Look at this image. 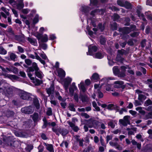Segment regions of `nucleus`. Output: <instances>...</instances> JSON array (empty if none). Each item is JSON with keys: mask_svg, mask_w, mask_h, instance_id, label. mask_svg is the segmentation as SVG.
<instances>
[{"mask_svg": "<svg viewBox=\"0 0 152 152\" xmlns=\"http://www.w3.org/2000/svg\"><path fill=\"white\" fill-rule=\"evenodd\" d=\"M0 93L6 95H10L12 94L13 90L7 84H4L2 87H0Z\"/></svg>", "mask_w": 152, "mask_h": 152, "instance_id": "nucleus-1", "label": "nucleus"}, {"mask_svg": "<svg viewBox=\"0 0 152 152\" xmlns=\"http://www.w3.org/2000/svg\"><path fill=\"white\" fill-rule=\"evenodd\" d=\"M119 31L120 32H121V35H123L122 38L124 40L126 39L129 37V35L127 34L131 32L130 28L127 27H125L123 28H120Z\"/></svg>", "mask_w": 152, "mask_h": 152, "instance_id": "nucleus-2", "label": "nucleus"}, {"mask_svg": "<svg viewBox=\"0 0 152 152\" xmlns=\"http://www.w3.org/2000/svg\"><path fill=\"white\" fill-rule=\"evenodd\" d=\"M52 130L58 135H59L60 133L63 136H64L68 133V131L65 129H61L60 128H56L53 127L52 128Z\"/></svg>", "mask_w": 152, "mask_h": 152, "instance_id": "nucleus-3", "label": "nucleus"}, {"mask_svg": "<svg viewBox=\"0 0 152 152\" xmlns=\"http://www.w3.org/2000/svg\"><path fill=\"white\" fill-rule=\"evenodd\" d=\"M4 143L6 146H12L14 141L13 137L12 136L5 137L3 139Z\"/></svg>", "mask_w": 152, "mask_h": 152, "instance_id": "nucleus-4", "label": "nucleus"}, {"mask_svg": "<svg viewBox=\"0 0 152 152\" xmlns=\"http://www.w3.org/2000/svg\"><path fill=\"white\" fill-rule=\"evenodd\" d=\"M130 116L128 115H126L124 117L123 119H120L119 120V122L120 124L124 126H126L127 124H129L130 122L129 119Z\"/></svg>", "mask_w": 152, "mask_h": 152, "instance_id": "nucleus-5", "label": "nucleus"}, {"mask_svg": "<svg viewBox=\"0 0 152 152\" xmlns=\"http://www.w3.org/2000/svg\"><path fill=\"white\" fill-rule=\"evenodd\" d=\"M34 110V107L31 106L23 107L21 109V111L22 113L27 114L32 113L33 112Z\"/></svg>", "mask_w": 152, "mask_h": 152, "instance_id": "nucleus-6", "label": "nucleus"}, {"mask_svg": "<svg viewBox=\"0 0 152 152\" xmlns=\"http://www.w3.org/2000/svg\"><path fill=\"white\" fill-rule=\"evenodd\" d=\"M20 98L23 99L28 100L30 98L29 94L23 91H21L19 93Z\"/></svg>", "mask_w": 152, "mask_h": 152, "instance_id": "nucleus-7", "label": "nucleus"}, {"mask_svg": "<svg viewBox=\"0 0 152 152\" xmlns=\"http://www.w3.org/2000/svg\"><path fill=\"white\" fill-rule=\"evenodd\" d=\"M126 143L128 144H130L131 143V142L128 139H126ZM131 143L133 145H136L137 149L140 150L141 148V145L140 143H138L134 140H132L131 141Z\"/></svg>", "mask_w": 152, "mask_h": 152, "instance_id": "nucleus-8", "label": "nucleus"}, {"mask_svg": "<svg viewBox=\"0 0 152 152\" xmlns=\"http://www.w3.org/2000/svg\"><path fill=\"white\" fill-rule=\"evenodd\" d=\"M124 82L121 80H117L114 83V87L115 88H122L124 89L125 88V86L124 85Z\"/></svg>", "mask_w": 152, "mask_h": 152, "instance_id": "nucleus-9", "label": "nucleus"}, {"mask_svg": "<svg viewBox=\"0 0 152 152\" xmlns=\"http://www.w3.org/2000/svg\"><path fill=\"white\" fill-rule=\"evenodd\" d=\"M72 81V78L69 77H67L65 79L63 86L66 92L68 91L69 86L71 83Z\"/></svg>", "mask_w": 152, "mask_h": 152, "instance_id": "nucleus-10", "label": "nucleus"}, {"mask_svg": "<svg viewBox=\"0 0 152 152\" xmlns=\"http://www.w3.org/2000/svg\"><path fill=\"white\" fill-rule=\"evenodd\" d=\"M105 12V10L104 9H101L100 10L99 9H97L94 10L92 11L90 15L93 16H94L95 15L99 13L100 14L103 15Z\"/></svg>", "mask_w": 152, "mask_h": 152, "instance_id": "nucleus-11", "label": "nucleus"}, {"mask_svg": "<svg viewBox=\"0 0 152 152\" xmlns=\"http://www.w3.org/2000/svg\"><path fill=\"white\" fill-rule=\"evenodd\" d=\"M97 48L94 46L91 47V45L88 46V51L87 53V55H93V52H95L97 50Z\"/></svg>", "mask_w": 152, "mask_h": 152, "instance_id": "nucleus-12", "label": "nucleus"}, {"mask_svg": "<svg viewBox=\"0 0 152 152\" xmlns=\"http://www.w3.org/2000/svg\"><path fill=\"white\" fill-rule=\"evenodd\" d=\"M135 92L138 94V99L140 101L144 100L146 99V96L143 94H142V91L139 90H137L135 91Z\"/></svg>", "mask_w": 152, "mask_h": 152, "instance_id": "nucleus-13", "label": "nucleus"}, {"mask_svg": "<svg viewBox=\"0 0 152 152\" xmlns=\"http://www.w3.org/2000/svg\"><path fill=\"white\" fill-rule=\"evenodd\" d=\"M77 88L75 86V83H72V86L69 89L70 94L71 96H73L75 90H77Z\"/></svg>", "mask_w": 152, "mask_h": 152, "instance_id": "nucleus-14", "label": "nucleus"}, {"mask_svg": "<svg viewBox=\"0 0 152 152\" xmlns=\"http://www.w3.org/2000/svg\"><path fill=\"white\" fill-rule=\"evenodd\" d=\"M91 10L90 7L86 6H82L80 9V10L86 15H87Z\"/></svg>", "mask_w": 152, "mask_h": 152, "instance_id": "nucleus-15", "label": "nucleus"}, {"mask_svg": "<svg viewBox=\"0 0 152 152\" xmlns=\"http://www.w3.org/2000/svg\"><path fill=\"white\" fill-rule=\"evenodd\" d=\"M44 145L46 146V149L50 152H54L53 145L52 144L44 143Z\"/></svg>", "mask_w": 152, "mask_h": 152, "instance_id": "nucleus-16", "label": "nucleus"}, {"mask_svg": "<svg viewBox=\"0 0 152 152\" xmlns=\"http://www.w3.org/2000/svg\"><path fill=\"white\" fill-rule=\"evenodd\" d=\"M54 89V85L52 83L50 87L46 89L47 92L49 95V96H50L51 94L53 93Z\"/></svg>", "mask_w": 152, "mask_h": 152, "instance_id": "nucleus-17", "label": "nucleus"}, {"mask_svg": "<svg viewBox=\"0 0 152 152\" xmlns=\"http://www.w3.org/2000/svg\"><path fill=\"white\" fill-rule=\"evenodd\" d=\"M3 75L5 77H7L11 80H17L18 77L15 75H12L7 73L3 74Z\"/></svg>", "mask_w": 152, "mask_h": 152, "instance_id": "nucleus-18", "label": "nucleus"}, {"mask_svg": "<svg viewBox=\"0 0 152 152\" xmlns=\"http://www.w3.org/2000/svg\"><path fill=\"white\" fill-rule=\"evenodd\" d=\"M137 128H132L131 129L127 128L126 130L128 131V135H134V133L133 131L136 132Z\"/></svg>", "mask_w": 152, "mask_h": 152, "instance_id": "nucleus-19", "label": "nucleus"}, {"mask_svg": "<svg viewBox=\"0 0 152 152\" xmlns=\"http://www.w3.org/2000/svg\"><path fill=\"white\" fill-rule=\"evenodd\" d=\"M80 98L81 99L82 102H87L88 100V97L86 95L80 94Z\"/></svg>", "mask_w": 152, "mask_h": 152, "instance_id": "nucleus-20", "label": "nucleus"}, {"mask_svg": "<svg viewBox=\"0 0 152 152\" xmlns=\"http://www.w3.org/2000/svg\"><path fill=\"white\" fill-rule=\"evenodd\" d=\"M35 73L36 76L39 78H42L43 76V74L39 69V70L35 71Z\"/></svg>", "mask_w": 152, "mask_h": 152, "instance_id": "nucleus-21", "label": "nucleus"}, {"mask_svg": "<svg viewBox=\"0 0 152 152\" xmlns=\"http://www.w3.org/2000/svg\"><path fill=\"white\" fill-rule=\"evenodd\" d=\"M58 75L61 77H64L65 75V71L61 69H60L58 71Z\"/></svg>", "mask_w": 152, "mask_h": 152, "instance_id": "nucleus-22", "label": "nucleus"}, {"mask_svg": "<svg viewBox=\"0 0 152 152\" xmlns=\"http://www.w3.org/2000/svg\"><path fill=\"white\" fill-rule=\"evenodd\" d=\"M32 119L34 122L38 121L39 120L38 114L37 113H34L32 115Z\"/></svg>", "mask_w": 152, "mask_h": 152, "instance_id": "nucleus-23", "label": "nucleus"}, {"mask_svg": "<svg viewBox=\"0 0 152 152\" xmlns=\"http://www.w3.org/2000/svg\"><path fill=\"white\" fill-rule=\"evenodd\" d=\"M27 39L29 42L32 45H36L37 44V40L28 37Z\"/></svg>", "mask_w": 152, "mask_h": 152, "instance_id": "nucleus-24", "label": "nucleus"}, {"mask_svg": "<svg viewBox=\"0 0 152 152\" xmlns=\"http://www.w3.org/2000/svg\"><path fill=\"white\" fill-rule=\"evenodd\" d=\"M42 120L43 121V125L42 126V128H46L48 126L50 125V123L48 122L45 118H43Z\"/></svg>", "mask_w": 152, "mask_h": 152, "instance_id": "nucleus-25", "label": "nucleus"}, {"mask_svg": "<svg viewBox=\"0 0 152 152\" xmlns=\"http://www.w3.org/2000/svg\"><path fill=\"white\" fill-rule=\"evenodd\" d=\"M99 75L97 73H95L92 75L91 79L92 80L97 81L99 79Z\"/></svg>", "mask_w": 152, "mask_h": 152, "instance_id": "nucleus-26", "label": "nucleus"}, {"mask_svg": "<svg viewBox=\"0 0 152 152\" xmlns=\"http://www.w3.org/2000/svg\"><path fill=\"white\" fill-rule=\"evenodd\" d=\"M78 87L79 89L83 92H84L86 91V88L83 82H81L80 84L78 85Z\"/></svg>", "mask_w": 152, "mask_h": 152, "instance_id": "nucleus-27", "label": "nucleus"}, {"mask_svg": "<svg viewBox=\"0 0 152 152\" xmlns=\"http://www.w3.org/2000/svg\"><path fill=\"white\" fill-rule=\"evenodd\" d=\"M34 54L35 55L36 58L39 60L42 64L44 65L45 63V61L41 58L38 55L37 53L35 52Z\"/></svg>", "mask_w": 152, "mask_h": 152, "instance_id": "nucleus-28", "label": "nucleus"}, {"mask_svg": "<svg viewBox=\"0 0 152 152\" xmlns=\"http://www.w3.org/2000/svg\"><path fill=\"white\" fill-rule=\"evenodd\" d=\"M18 9L20 10L22 9L24 7V4L23 1H19V3L17 4Z\"/></svg>", "mask_w": 152, "mask_h": 152, "instance_id": "nucleus-29", "label": "nucleus"}, {"mask_svg": "<svg viewBox=\"0 0 152 152\" xmlns=\"http://www.w3.org/2000/svg\"><path fill=\"white\" fill-rule=\"evenodd\" d=\"M89 20H91V25L93 26L94 27H96V22L97 21L96 19L94 18H91L90 19H89Z\"/></svg>", "mask_w": 152, "mask_h": 152, "instance_id": "nucleus-30", "label": "nucleus"}, {"mask_svg": "<svg viewBox=\"0 0 152 152\" xmlns=\"http://www.w3.org/2000/svg\"><path fill=\"white\" fill-rule=\"evenodd\" d=\"M113 71L114 74L115 75H118L119 72V70L117 66H114L113 69Z\"/></svg>", "mask_w": 152, "mask_h": 152, "instance_id": "nucleus-31", "label": "nucleus"}, {"mask_svg": "<svg viewBox=\"0 0 152 152\" xmlns=\"http://www.w3.org/2000/svg\"><path fill=\"white\" fill-rule=\"evenodd\" d=\"M124 7L127 9H131L132 8L131 4L126 1Z\"/></svg>", "mask_w": 152, "mask_h": 152, "instance_id": "nucleus-32", "label": "nucleus"}, {"mask_svg": "<svg viewBox=\"0 0 152 152\" xmlns=\"http://www.w3.org/2000/svg\"><path fill=\"white\" fill-rule=\"evenodd\" d=\"M10 60L15 61V59L17 58V56L13 53H11L10 54Z\"/></svg>", "mask_w": 152, "mask_h": 152, "instance_id": "nucleus-33", "label": "nucleus"}, {"mask_svg": "<svg viewBox=\"0 0 152 152\" xmlns=\"http://www.w3.org/2000/svg\"><path fill=\"white\" fill-rule=\"evenodd\" d=\"M136 110L137 111H138L139 113L142 115H144L145 113V111L142 110V107H139L136 108Z\"/></svg>", "mask_w": 152, "mask_h": 152, "instance_id": "nucleus-34", "label": "nucleus"}, {"mask_svg": "<svg viewBox=\"0 0 152 152\" xmlns=\"http://www.w3.org/2000/svg\"><path fill=\"white\" fill-rule=\"evenodd\" d=\"M124 59L121 57L120 54H117L116 58V60L121 62H122L124 61Z\"/></svg>", "mask_w": 152, "mask_h": 152, "instance_id": "nucleus-35", "label": "nucleus"}, {"mask_svg": "<svg viewBox=\"0 0 152 152\" xmlns=\"http://www.w3.org/2000/svg\"><path fill=\"white\" fill-rule=\"evenodd\" d=\"M137 13L138 17H140V19H142L144 21L146 20V19L144 17L143 14L141 13L139 11H137Z\"/></svg>", "mask_w": 152, "mask_h": 152, "instance_id": "nucleus-36", "label": "nucleus"}, {"mask_svg": "<svg viewBox=\"0 0 152 152\" xmlns=\"http://www.w3.org/2000/svg\"><path fill=\"white\" fill-rule=\"evenodd\" d=\"M125 1H126L124 0H118L117 1V3L118 5L120 6L124 7Z\"/></svg>", "mask_w": 152, "mask_h": 152, "instance_id": "nucleus-37", "label": "nucleus"}, {"mask_svg": "<svg viewBox=\"0 0 152 152\" xmlns=\"http://www.w3.org/2000/svg\"><path fill=\"white\" fill-rule=\"evenodd\" d=\"M48 40V36L45 34L43 36H42L41 38V41L43 42H47Z\"/></svg>", "mask_w": 152, "mask_h": 152, "instance_id": "nucleus-38", "label": "nucleus"}, {"mask_svg": "<svg viewBox=\"0 0 152 152\" xmlns=\"http://www.w3.org/2000/svg\"><path fill=\"white\" fill-rule=\"evenodd\" d=\"M100 42L101 44L104 45L106 42V39L102 36H101L100 38Z\"/></svg>", "mask_w": 152, "mask_h": 152, "instance_id": "nucleus-39", "label": "nucleus"}, {"mask_svg": "<svg viewBox=\"0 0 152 152\" xmlns=\"http://www.w3.org/2000/svg\"><path fill=\"white\" fill-rule=\"evenodd\" d=\"M117 106L113 104H109L107 106V108L109 110H112L115 108Z\"/></svg>", "mask_w": 152, "mask_h": 152, "instance_id": "nucleus-40", "label": "nucleus"}, {"mask_svg": "<svg viewBox=\"0 0 152 152\" xmlns=\"http://www.w3.org/2000/svg\"><path fill=\"white\" fill-rule=\"evenodd\" d=\"M103 56L102 54L99 52L96 53L94 56V57L96 58H102L103 57Z\"/></svg>", "mask_w": 152, "mask_h": 152, "instance_id": "nucleus-41", "label": "nucleus"}, {"mask_svg": "<svg viewBox=\"0 0 152 152\" xmlns=\"http://www.w3.org/2000/svg\"><path fill=\"white\" fill-rule=\"evenodd\" d=\"M32 67L35 69V71L39 70V68L38 67L37 64L34 62L32 64Z\"/></svg>", "mask_w": 152, "mask_h": 152, "instance_id": "nucleus-42", "label": "nucleus"}, {"mask_svg": "<svg viewBox=\"0 0 152 152\" xmlns=\"http://www.w3.org/2000/svg\"><path fill=\"white\" fill-rule=\"evenodd\" d=\"M7 53V51L4 48L2 47H0V54L3 55H5Z\"/></svg>", "mask_w": 152, "mask_h": 152, "instance_id": "nucleus-43", "label": "nucleus"}, {"mask_svg": "<svg viewBox=\"0 0 152 152\" xmlns=\"http://www.w3.org/2000/svg\"><path fill=\"white\" fill-rule=\"evenodd\" d=\"M145 14L148 19L152 20V15L150 13V12H146Z\"/></svg>", "mask_w": 152, "mask_h": 152, "instance_id": "nucleus-44", "label": "nucleus"}, {"mask_svg": "<svg viewBox=\"0 0 152 152\" xmlns=\"http://www.w3.org/2000/svg\"><path fill=\"white\" fill-rule=\"evenodd\" d=\"M144 118L146 120L149 118H152V113H149L145 115Z\"/></svg>", "mask_w": 152, "mask_h": 152, "instance_id": "nucleus-45", "label": "nucleus"}, {"mask_svg": "<svg viewBox=\"0 0 152 152\" xmlns=\"http://www.w3.org/2000/svg\"><path fill=\"white\" fill-rule=\"evenodd\" d=\"M111 29L113 30H116L117 29V23L115 22L113 23L112 24H111Z\"/></svg>", "mask_w": 152, "mask_h": 152, "instance_id": "nucleus-46", "label": "nucleus"}, {"mask_svg": "<svg viewBox=\"0 0 152 152\" xmlns=\"http://www.w3.org/2000/svg\"><path fill=\"white\" fill-rule=\"evenodd\" d=\"M74 105L72 104H69V110L72 111H75V109L74 107Z\"/></svg>", "mask_w": 152, "mask_h": 152, "instance_id": "nucleus-47", "label": "nucleus"}, {"mask_svg": "<svg viewBox=\"0 0 152 152\" xmlns=\"http://www.w3.org/2000/svg\"><path fill=\"white\" fill-rule=\"evenodd\" d=\"M93 125H88V127L89 128H91L92 127H94L95 128H96L97 127L98 122L96 121H94L92 122Z\"/></svg>", "mask_w": 152, "mask_h": 152, "instance_id": "nucleus-48", "label": "nucleus"}, {"mask_svg": "<svg viewBox=\"0 0 152 152\" xmlns=\"http://www.w3.org/2000/svg\"><path fill=\"white\" fill-rule=\"evenodd\" d=\"M7 31L10 35L13 36L14 35V33L12 28L11 27H8L7 29Z\"/></svg>", "mask_w": 152, "mask_h": 152, "instance_id": "nucleus-49", "label": "nucleus"}, {"mask_svg": "<svg viewBox=\"0 0 152 152\" xmlns=\"http://www.w3.org/2000/svg\"><path fill=\"white\" fill-rule=\"evenodd\" d=\"M113 20L115 21H117L120 18V16L117 14H114L113 16Z\"/></svg>", "mask_w": 152, "mask_h": 152, "instance_id": "nucleus-50", "label": "nucleus"}, {"mask_svg": "<svg viewBox=\"0 0 152 152\" xmlns=\"http://www.w3.org/2000/svg\"><path fill=\"white\" fill-rule=\"evenodd\" d=\"M64 145H65L66 148H67L68 145V144L67 142L66 141H63L62 143L60 144V146L61 147H63Z\"/></svg>", "mask_w": 152, "mask_h": 152, "instance_id": "nucleus-51", "label": "nucleus"}, {"mask_svg": "<svg viewBox=\"0 0 152 152\" xmlns=\"http://www.w3.org/2000/svg\"><path fill=\"white\" fill-rule=\"evenodd\" d=\"M39 21V16L37 15L34 18L33 20V23L34 24H36Z\"/></svg>", "mask_w": 152, "mask_h": 152, "instance_id": "nucleus-52", "label": "nucleus"}, {"mask_svg": "<svg viewBox=\"0 0 152 152\" xmlns=\"http://www.w3.org/2000/svg\"><path fill=\"white\" fill-rule=\"evenodd\" d=\"M145 106H148L149 105L152 104V102L151 100L148 99L145 102Z\"/></svg>", "mask_w": 152, "mask_h": 152, "instance_id": "nucleus-53", "label": "nucleus"}, {"mask_svg": "<svg viewBox=\"0 0 152 152\" xmlns=\"http://www.w3.org/2000/svg\"><path fill=\"white\" fill-rule=\"evenodd\" d=\"M25 63L28 66L31 65L32 63V61L29 59H26L25 60Z\"/></svg>", "mask_w": 152, "mask_h": 152, "instance_id": "nucleus-54", "label": "nucleus"}, {"mask_svg": "<svg viewBox=\"0 0 152 152\" xmlns=\"http://www.w3.org/2000/svg\"><path fill=\"white\" fill-rule=\"evenodd\" d=\"M39 54L40 56L44 59H47V56L43 52L42 53H39Z\"/></svg>", "mask_w": 152, "mask_h": 152, "instance_id": "nucleus-55", "label": "nucleus"}, {"mask_svg": "<svg viewBox=\"0 0 152 152\" xmlns=\"http://www.w3.org/2000/svg\"><path fill=\"white\" fill-rule=\"evenodd\" d=\"M136 138L138 139H140L141 142H143L144 141V139L142 138V136L140 134H138L136 135Z\"/></svg>", "mask_w": 152, "mask_h": 152, "instance_id": "nucleus-56", "label": "nucleus"}, {"mask_svg": "<svg viewBox=\"0 0 152 152\" xmlns=\"http://www.w3.org/2000/svg\"><path fill=\"white\" fill-rule=\"evenodd\" d=\"M98 97L99 98H102L103 96V94L99 90V89L98 90Z\"/></svg>", "mask_w": 152, "mask_h": 152, "instance_id": "nucleus-57", "label": "nucleus"}, {"mask_svg": "<svg viewBox=\"0 0 152 152\" xmlns=\"http://www.w3.org/2000/svg\"><path fill=\"white\" fill-rule=\"evenodd\" d=\"M81 115L86 118H89V115L87 113H82L81 114Z\"/></svg>", "mask_w": 152, "mask_h": 152, "instance_id": "nucleus-58", "label": "nucleus"}, {"mask_svg": "<svg viewBox=\"0 0 152 152\" xmlns=\"http://www.w3.org/2000/svg\"><path fill=\"white\" fill-rule=\"evenodd\" d=\"M108 124L109 126L113 128H114L115 127V125L113 121H110L109 122Z\"/></svg>", "mask_w": 152, "mask_h": 152, "instance_id": "nucleus-59", "label": "nucleus"}, {"mask_svg": "<svg viewBox=\"0 0 152 152\" xmlns=\"http://www.w3.org/2000/svg\"><path fill=\"white\" fill-rule=\"evenodd\" d=\"M39 46L44 50H46L47 47V45L45 43H42L40 44Z\"/></svg>", "mask_w": 152, "mask_h": 152, "instance_id": "nucleus-60", "label": "nucleus"}, {"mask_svg": "<svg viewBox=\"0 0 152 152\" xmlns=\"http://www.w3.org/2000/svg\"><path fill=\"white\" fill-rule=\"evenodd\" d=\"M47 114L48 115H52V112L51 108H48L47 112Z\"/></svg>", "mask_w": 152, "mask_h": 152, "instance_id": "nucleus-61", "label": "nucleus"}, {"mask_svg": "<svg viewBox=\"0 0 152 152\" xmlns=\"http://www.w3.org/2000/svg\"><path fill=\"white\" fill-rule=\"evenodd\" d=\"M33 82L34 83H35L36 85H39L41 83L40 80L39 79H35L34 81V80H33Z\"/></svg>", "mask_w": 152, "mask_h": 152, "instance_id": "nucleus-62", "label": "nucleus"}, {"mask_svg": "<svg viewBox=\"0 0 152 152\" xmlns=\"http://www.w3.org/2000/svg\"><path fill=\"white\" fill-rule=\"evenodd\" d=\"M18 49L19 52L20 53H23L24 52V49L20 46H18Z\"/></svg>", "mask_w": 152, "mask_h": 152, "instance_id": "nucleus-63", "label": "nucleus"}, {"mask_svg": "<svg viewBox=\"0 0 152 152\" xmlns=\"http://www.w3.org/2000/svg\"><path fill=\"white\" fill-rule=\"evenodd\" d=\"M98 27L101 31H102L104 29V25H102V23L99 24Z\"/></svg>", "mask_w": 152, "mask_h": 152, "instance_id": "nucleus-64", "label": "nucleus"}]
</instances>
